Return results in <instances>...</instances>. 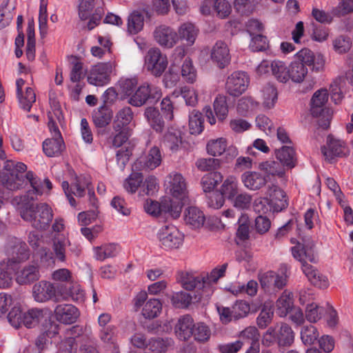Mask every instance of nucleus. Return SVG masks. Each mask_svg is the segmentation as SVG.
Listing matches in <instances>:
<instances>
[{"mask_svg": "<svg viewBox=\"0 0 353 353\" xmlns=\"http://www.w3.org/2000/svg\"><path fill=\"white\" fill-rule=\"evenodd\" d=\"M203 212L196 207L191 206L185 209L184 212V221L193 229L201 227L205 222Z\"/></svg>", "mask_w": 353, "mask_h": 353, "instance_id": "25", "label": "nucleus"}, {"mask_svg": "<svg viewBox=\"0 0 353 353\" xmlns=\"http://www.w3.org/2000/svg\"><path fill=\"white\" fill-rule=\"evenodd\" d=\"M223 176L220 172L214 171L205 174L201 181L203 190L211 192L223 181Z\"/></svg>", "mask_w": 353, "mask_h": 353, "instance_id": "35", "label": "nucleus"}, {"mask_svg": "<svg viewBox=\"0 0 353 353\" xmlns=\"http://www.w3.org/2000/svg\"><path fill=\"white\" fill-rule=\"evenodd\" d=\"M43 317V310L39 309H30L23 314V323L27 327L37 325Z\"/></svg>", "mask_w": 353, "mask_h": 353, "instance_id": "56", "label": "nucleus"}, {"mask_svg": "<svg viewBox=\"0 0 353 353\" xmlns=\"http://www.w3.org/2000/svg\"><path fill=\"white\" fill-rule=\"evenodd\" d=\"M172 94L176 97L181 95L188 105L194 106L198 102L197 94L195 90L187 86L175 89Z\"/></svg>", "mask_w": 353, "mask_h": 353, "instance_id": "53", "label": "nucleus"}, {"mask_svg": "<svg viewBox=\"0 0 353 353\" xmlns=\"http://www.w3.org/2000/svg\"><path fill=\"white\" fill-rule=\"evenodd\" d=\"M95 257L99 261H104L108 258H112L118 253V245L115 243L104 244L94 248Z\"/></svg>", "mask_w": 353, "mask_h": 353, "instance_id": "43", "label": "nucleus"}, {"mask_svg": "<svg viewBox=\"0 0 353 353\" xmlns=\"http://www.w3.org/2000/svg\"><path fill=\"white\" fill-rule=\"evenodd\" d=\"M143 176L139 171H134L128 179H126L123 186L130 193H134L143 182Z\"/></svg>", "mask_w": 353, "mask_h": 353, "instance_id": "57", "label": "nucleus"}, {"mask_svg": "<svg viewBox=\"0 0 353 353\" xmlns=\"http://www.w3.org/2000/svg\"><path fill=\"white\" fill-rule=\"evenodd\" d=\"M227 145L226 139L224 138L210 140L206 145L208 154L212 157L221 156L225 151Z\"/></svg>", "mask_w": 353, "mask_h": 353, "instance_id": "49", "label": "nucleus"}, {"mask_svg": "<svg viewBox=\"0 0 353 353\" xmlns=\"http://www.w3.org/2000/svg\"><path fill=\"white\" fill-rule=\"evenodd\" d=\"M181 76L188 83H192L196 78V71L190 59H185L181 66Z\"/></svg>", "mask_w": 353, "mask_h": 353, "instance_id": "61", "label": "nucleus"}, {"mask_svg": "<svg viewBox=\"0 0 353 353\" xmlns=\"http://www.w3.org/2000/svg\"><path fill=\"white\" fill-rule=\"evenodd\" d=\"M85 181V178H76L75 181L72 183L71 187L68 181L62 182V188L65 194L72 192L78 197H83L85 195V187L88 188V183Z\"/></svg>", "mask_w": 353, "mask_h": 353, "instance_id": "38", "label": "nucleus"}, {"mask_svg": "<svg viewBox=\"0 0 353 353\" xmlns=\"http://www.w3.org/2000/svg\"><path fill=\"white\" fill-rule=\"evenodd\" d=\"M223 197L232 199L238 192L237 180L233 176H228L223 182L220 190Z\"/></svg>", "mask_w": 353, "mask_h": 353, "instance_id": "51", "label": "nucleus"}, {"mask_svg": "<svg viewBox=\"0 0 353 353\" xmlns=\"http://www.w3.org/2000/svg\"><path fill=\"white\" fill-rule=\"evenodd\" d=\"M145 210L147 213L153 216L165 213L168 214L173 219H177L181 215L182 205L174 200H170V198H167L162 200L161 203L156 201L147 203L145 205Z\"/></svg>", "mask_w": 353, "mask_h": 353, "instance_id": "10", "label": "nucleus"}, {"mask_svg": "<svg viewBox=\"0 0 353 353\" xmlns=\"http://www.w3.org/2000/svg\"><path fill=\"white\" fill-rule=\"evenodd\" d=\"M34 300L43 303L49 300L59 301L65 300L68 295H72V290L63 288L61 284H53L49 281H41L34 284L32 288Z\"/></svg>", "mask_w": 353, "mask_h": 353, "instance_id": "3", "label": "nucleus"}, {"mask_svg": "<svg viewBox=\"0 0 353 353\" xmlns=\"http://www.w3.org/2000/svg\"><path fill=\"white\" fill-rule=\"evenodd\" d=\"M162 304L159 299H152L146 302L142 310V314L145 319L156 318L161 312Z\"/></svg>", "mask_w": 353, "mask_h": 353, "instance_id": "47", "label": "nucleus"}, {"mask_svg": "<svg viewBox=\"0 0 353 353\" xmlns=\"http://www.w3.org/2000/svg\"><path fill=\"white\" fill-rule=\"evenodd\" d=\"M314 243L310 239H304L302 242L292 248V253L295 259L301 264V269L309 281L319 288H325L328 285L325 276H323L317 269L307 262L316 263V256L314 254Z\"/></svg>", "mask_w": 353, "mask_h": 353, "instance_id": "2", "label": "nucleus"}, {"mask_svg": "<svg viewBox=\"0 0 353 353\" xmlns=\"http://www.w3.org/2000/svg\"><path fill=\"white\" fill-rule=\"evenodd\" d=\"M3 184L10 190H17L23 187L24 183L30 182L26 179L27 170L26 164L21 162L7 161L4 165Z\"/></svg>", "mask_w": 353, "mask_h": 353, "instance_id": "5", "label": "nucleus"}, {"mask_svg": "<svg viewBox=\"0 0 353 353\" xmlns=\"http://www.w3.org/2000/svg\"><path fill=\"white\" fill-rule=\"evenodd\" d=\"M130 135L129 129H113V132L108 138L107 142L110 147L119 148L128 141Z\"/></svg>", "mask_w": 353, "mask_h": 353, "instance_id": "41", "label": "nucleus"}, {"mask_svg": "<svg viewBox=\"0 0 353 353\" xmlns=\"http://www.w3.org/2000/svg\"><path fill=\"white\" fill-rule=\"evenodd\" d=\"M288 270L287 265H282L279 269L280 273L268 271L260 275L259 281L262 289L270 294H274L283 289L287 284Z\"/></svg>", "mask_w": 353, "mask_h": 353, "instance_id": "6", "label": "nucleus"}, {"mask_svg": "<svg viewBox=\"0 0 353 353\" xmlns=\"http://www.w3.org/2000/svg\"><path fill=\"white\" fill-rule=\"evenodd\" d=\"M263 105L266 109H271L277 101V91L272 84L265 85L262 90Z\"/></svg>", "mask_w": 353, "mask_h": 353, "instance_id": "42", "label": "nucleus"}, {"mask_svg": "<svg viewBox=\"0 0 353 353\" xmlns=\"http://www.w3.org/2000/svg\"><path fill=\"white\" fill-rule=\"evenodd\" d=\"M214 110L218 120L223 122L228 114V105L227 97L224 95H218L213 103Z\"/></svg>", "mask_w": 353, "mask_h": 353, "instance_id": "46", "label": "nucleus"}, {"mask_svg": "<svg viewBox=\"0 0 353 353\" xmlns=\"http://www.w3.org/2000/svg\"><path fill=\"white\" fill-rule=\"evenodd\" d=\"M197 169L201 172H214L221 168V161L212 157L200 158L195 163Z\"/></svg>", "mask_w": 353, "mask_h": 353, "instance_id": "45", "label": "nucleus"}, {"mask_svg": "<svg viewBox=\"0 0 353 353\" xmlns=\"http://www.w3.org/2000/svg\"><path fill=\"white\" fill-rule=\"evenodd\" d=\"M170 178L172 179L170 192L173 196L170 200H174L183 206L188 201V191L185 180L179 173L171 174Z\"/></svg>", "mask_w": 353, "mask_h": 353, "instance_id": "16", "label": "nucleus"}, {"mask_svg": "<svg viewBox=\"0 0 353 353\" xmlns=\"http://www.w3.org/2000/svg\"><path fill=\"white\" fill-rule=\"evenodd\" d=\"M258 2L256 0H234V8L241 16H249L256 8Z\"/></svg>", "mask_w": 353, "mask_h": 353, "instance_id": "48", "label": "nucleus"}, {"mask_svg": "<svg viewBox=\"0 0 353 353\" xmlns=\"http://www.w3.org/2000/svg\"><path fill=\"white\" fill-rule=\"evenodd\" d=\"M159 245L165 250L179 248L183 243V234L174 225H165L158 232Z\"/></svg>", "mask_w": 353, "mask_h": 353, "instance_id": "9", "label": "nucleus"}, {"mask_svg": "<svg viewBox=\"0 0 353 353\" xmlns=\"http://www.w3.org/2000/svg\"><path fill=\"white\" fill-rule=\"evenodd\" d=\"M161 88L148 83H144L137 87L132 95L129 98L128 103L135 107H141L147 102L157 101L161 97Z\"/></svg>", "mask_w": 353, "mask_h": 353, "instance_id": "7", "label": "nucleus"}, {"mask_svg": "<svg viewBox=\"0 0 353 353\" xmlns=\"http://www.w3.org/2000/svg\"><path fill=\"white\" fill-rule=\"evenodd\" d=\"M112 118V111L107 105H101L92 112V121L97 128L108 125Z\"/></svg>", "mask_w": 353, "mask_h": 353, "instance_id": "28", "label": "nucleus"}, {"mask_svg": "<svg viewBox=\"0 0 353 353\" xmlns=\"http://www.w3.org/2000/svg\"><path fill=\"white\" fill-rule=\"evenodd\" d=\"M211 58L218 64L219 68H225L230 61L229 49L227 45L222 41H217L212 48Z\"/></svg>", "mask_w": 353, "mask_h": 353, "instance_id": "20", "label": "nucleus"}, {"mask_svg": "<svg viewBox=\"0 0 353 353\" xmlns=\"http://www.w3.org/2000/svg\"><path fill=\"white\" fill-rule=\"evenodd\" d=\"M163 157L159 147H151L145 154L137 159L132 165L133 171H150L159 167L162 162Z\"/></svg>", "mask_w": 353, "mask_h": 353, "instance_id": "12", "label": "nucleus"}, {"mask_svg": "<svg viewBox=\"0 0 353 353\" xmlns=\"http://www.w3.org/2000/svg\"><path fill=\"white\" fill-rule=\"evenodd\" d=\"M29 250L26 243H21L14 248L12 256L7 259V265L11 266L12 270H14L16 265L29 259Z\"/></svg>", "mask_w": 353, "mask_h": 353, "instance_id": "33", "label": "nucleus"}, {"mask_svg": "<svg viewBox=\"0 0 353 353\" xmlns=\"http://www.w3.org/2000/svg\"><path fill=\"white\" fill-rule=\"evenodd\" d=\"M170 344L168 339H151L145 349V353H165Z\"/></svg>", "mask_w": 353, "mask_h": 353, "instance_id": "52", "label": "nucleus"}, {"mask_svg": "<svg viewBox=\"0 0 353 353\" xmlns=\"http://www.w3.org/2000/svg\"><path fill=\"white\" fill-rule=\"evenodd\" d=\"M70 242L66 238L60 234L55 235L52 239V250L55 259L60 262L66 261L65 248Z\"/></svg>", "mask_w": 353, "mask_h": 353, "instance_id": "34", "label": "nucleus"}, {"mask_svg": "<svg viewBox=\"0 0 353 353\" xmlns=\"http://www.w3.org/2000/svg\"><path fill=\"white\" fill-rule=\"evenodd\" d=\"M249 82V77L245 72H234L226 80L225 90L230 96L239 97L247 90Z\"/></svg>", "mask_w": 353, "mask_h": 353, "instance_id": "14", "label": "nucleus"}, {"mask_svg": "<svg viewBox=\"0 0 353 353\" xmlns=\"http://www.w3.org/2000/svg\"><path fill=\"white\" fill-rule=\"evenodd\" d=\"M40 277L39 266L32 264L26 265L16 274V281L19 285H27L37 281Z\"/></svg>", "mask_w": 353, "mask_h": 353, "instance_id": "22", "label": "nucleus"}, {"mask_svg": "<svg viewBox=\"0 0 353 353\" xmlns=\"http://www.w3.org/2000/svg\"><path fill=\"white\" fill-rule=\"evenodd\" d=\"M276 157L284 168L291 169L296 165L295 151L291 146H283L281 149L276 150Z\"/></svg>", "mask_w": 353, "mask_h": 353, "instance_id": "29", "label": "nucleus"}, {"mask_svg": "<svg viewBox=\"0 0 353 353\" xmlns=\"http://www.w3.org/2000/svg\"><path fill=\"white\" fill-rule=\"evenodd\" d=\"M289 68L290 79L294 83H301L307 74L308 70L304 63L294 56V60L291 62Z\"/></svg>", "mask_w": 353, "mask_h": 353, "instance_id": "27", "label": "nucleus"}, {"mask_svg": "<svg viewBox=\"0 0 353 353\" xmlns=\"http://www.w3.org/2000/svg\"><path fill=\"white\" fill-rule=\"evenodd\" d=\"M192 335H194L195 340L199 342H205L210 338L211 330L203 323H198L194 325Z\"/></svg>", "mask_w": 353, "mask_h": 353, "instance_id": "62", "label": "nucleus"}, {"mask_svg": "<svg viewBox=\"0 0 353 353\" xmlns=\"http://www.w3.org/2000/svg\"><path fill=\"white\" fill-rule=\"evenodd\" d=\"M54 317L63 324L74 323L79 316L78 309L72 304H59L54 310Z\"/></svg>", "mask_w": 353, "mask_h": 353, "instance_id": "18", "label": "nucleus"}, {"mask_svg": "<svg viewBox=\"0 0 353 353\" xmlns=\"http://www.w3.org/2000/svg\"><path fill=\"white\" fill-rule=\"evenodd\" d=\"M168 59L158 48H152L146 53L144 67L154 77H160L168 67Z\"/></svg>", "mask_w": 353, "mask_h": 353, "instance_id": "8", "label": "nucleus"}, {"mask_svg": "<svg viewBox=\"0 0 353 353\" xmlns=\"http://www.w3.org/2000/svg\"><path fill=\"white\" fill-rule=\"evenodd\" d=\"M296 57L312 72H322L325 70V57L320 52H314L308 48H303L296 54Z\"/></svg>", "mask_w": 353, "mask_h": 353, "instance_id": "13", "label": "nucleus"}, {"mask_svg": "<svg viewBox=\"0 0 353 353\" xmlns=\"http://www.w3.org/2000/svg\"><path fill=\"white\" fill-rule=\"evenodd\" d=\"M259 169L262 171L267 178L270 176L279 177H283L285 174V168L279 163V161H275L269 160L263 161L259 165Z\"/></svg>", "mask_w": 353, "mask_h": 353, "instance_id": "31", "label": "nucleus"}, {"mask_svg": "<svg viewBox=\"0 0 353 353\" xmlns=\"http://www.w3.org/2000/svg\"><path fill=\"white\" fill-rule=\"evenodd\" d=\"M19 301L11 294L0 293V313L6 315Z\"/></svg>", "mask_w": 353, "mask_h": 353, "instance_id": "64", "label": "nucleus"}, {"mask_svg": "<svg viewBox=\"0 0 353 353\" xmlns=\"http://www.w3.org/2000/svg\"><path fill=\"white\" fill-rule=\"evenodd\" d=\"M144 114L150 126L156 132H161L163 131L165 123L159 113V111L157 108L152 107L147 108L145 110Z\"/></svg>", "mask_w": 353, "mask_h": 353, "instance_id": "37", "label": "nucleus"}, {"mask_svg": "<svg viewBox=\"0 0 353 353\" xmlns=\"http://www.w3.org/2000/svg\"><path fill=\"white\" fill-rule=\"evenodd\" d=\"M276 339L279 346H290L294 339V332L290 326L286 323L281 324L276 332Z\"/></svg>", "mask_w": 353, "mask_h": 353, "instance_id": "40", "label": "nucleus"}, {"mask_svg": "<svg viewBox=\"0 0 353 353\" xmlns=\"http://www.w3.org/2000/svg\"><path fill=\"white\" fill-rule=\"evenodd\" d=\"M177 281L186 290H192L194 288L203 290L204 292V284L202 276H194L192 274L187 272H179L177 275Z\"/></svg>", "mask_w": 353, "mask_h": 353, "instance_id": "23", "label": "nucleus"}, {"mask_svg": "<svg viewBox=\"0 0 353 353\" xmlns=\"http://www.w3.org/2000/svg\"><path fill=\"white\" fill-rule=\"evenodd\" d=\"M228 267V263L223 264L220 268H214L210 274L202 276L204 284V290L210 288L212 284L216 283L218 280L224 276Z\"/></svg>", "mask_w": 353, "mask_h": 353, "instance_id": "54", "label": "nucleus"}, {"mask_svg": "<svg viewBox=\"0 0 353 353\" xmlns=\"http://www.w3.org/2000/svg\"><path fill=\"white\" fill-rule=\"evenodd\" d=\"M321 152L325 160L332 163L335 158L347 155L348 149L344 141L328 135L326 145L321 147Z\"/></svg>", "mask_w": 353, "mask_h": 353, "instance_id": "15", "label": "nucleus"}, {"mask_svg": "<svg viewBox=\"0 0 353 353\" xmlns=\"http://www.w3.org/2000/svg\"><path fill=\"white\" fill-rule=\"evenodd\" d=\"M23 314L21 306L19 302L5 316L12 327L19 328L23 323Z\"/></svg>", "mask_w": 353, "mask_h": 353, "instance_id": "55", "label": "nucleus"}, {"mask_svg": "<svg viewBox=\"0 0 353 353\" xmlns=\"http://www.w3.org/2000/svg\"><path fill=\"white\" fill-rule=\"evenodd\" d=\"M189 130L192 134H199L203 130L202 114L197 110H192L189 115Z\"/></svg>", "mask_w": 353, "mask_h": 353, "instance_id": "50", "label": "nucleus"}, {"mask_svg": "<svg viewBox=\"0 0 353 353\" xmlns=\"http://www.w3.org/2000/svg\"><path fill=\"white\" fill-rule=\"evenodd\" d=\"M266 198L268 199L270 204L274 205L277 210H281L288 206L285 193L276 185H272L268 188Z\"/></svg>", "mask_w": 353, "mask_h": 353, "instance_id": "24", "label": "nucleus"}, {"mask_svg": "<svg viewBox=\"0 0 353 353\" xmlns=\"http://www.w3.org/2000/svg\"><path fill=\"white\" fill-rule=\"evenodd\" d=\"M245 187L250 190H258L265 185L266 177L258 172L248 171L241 176Z\"/></svg>", "mask_w": 353, "mask_h": 353, "instance_id": "21", "label": "nucleus"}, {"mask_svg": "<svg viewBox=\"0 0 353 353\" xmlns=\"http://www.w3.org/2000/svg\"><path fill=\"white\" fill-rule=\"evenodd\" d=\"M294 307L292 292L284 290L276 303V314L281 317H285Z\"/></svg>", "mask_w": 353, "mask_h": 353, "instance_id": "26", "label": "nucleus"}, {"mask_svg": "<svg viewBox=\"0 0 353 353\" xmlns=\"http://www.w3.org/2000/svg\"><path fill=\"white\" fill-rule=\"evenodd\" d=\"M20 106L26 111H30L32 104L36 101V94L31 88H27L26 92L18 95Z\"/></svg>", "mask_w": 353, "mask_h": 353, "instance_id": "58", "label": "nucleus"}, {"mask_svg": "<svg viewBox=\"0 0 353 353\" xmlns=\"http://www.w3.org/2000/svg\"><path fill=\"white\" fill-rule=\"evenodd\" d=\"M26 179L32 188L24 195L12 198L11 203L16 208L20 216L25 221L39 230H47L53 219L51 207L46 203L34 204L38 196L43 194L42 183L32 171L26 174Z\"/></svg>", "mask_w": 353, "mask_h": 353, "instance_id": "1", "label": "nucleus"}, {"mask_svg": "<svg viewBox=\"0 0 353 353\" xmlns=\"http://www.w3.org/2000/svg\"><path fill=\"white\" fill-rule=\"evenodd\" d=\"M272 73L279 82L286 83L290 80L289 68L283 61H272Z\"/></svg>", "mask_w": 353, "mask_h": 353, "instance_id": "44", "label": "nucleus"}, {"mask_svg": "<svg viewBox=\"0 0 353 353\" xmlns=\"http://www.w3.org/2000/svg\"><path fill=\"white\" fill-rule=\"evenodd\" d=\"M163 143L170 150L176 152L182 144L181 132L178 129H168L164 135Z\"/></svg>", "mask_w": 353, "mask_h": 353, "instance_id": "36", "label": "nucleus"}, {"mask_svg": "<svg viewBox=\"0 0 353 353\" xmlns=\"http://www.w3.org/2000/svg\"><path fill=\"white\" fill-rule=\"evenodd\" d=\"M199 33V29L194 23H182L178 29L179 40L185 41L188 46L194 44Z\"/></svg>", "mask_w": 353, "mask_h": 353, "instance_id": "32", "label": "nucleus"}, {"mask_svg": "<svg viewBox=\"0 0 353 353\" xmlns=\"http://www.w3.org/2000/svg\"><path fill=\"white\" fill-rule=\"evenodd\" d=\"M116 67L114 61L99 63L93 65L88 75V82L95 86H103L109 83L110 75Z\"/></svg>", "mask_w": 353, "mask_h": 353, "instance_id": "11", "label": "nucleus"}, {"mask_svg": "<svg viewBox=\"0 0 353 353\" xmlns=\"http://www.w3.org/2000/svg\"><path fill=\"white\" fill-rule=\"evenodd\" d=\"M133 119V112L130 107H124L119 110L112 123V129H129L128 125Z\"/></svg>", "mask_w": 353, "mask_h": 353, "instance_id": "30", "label": "nucleus"}, {"mask_svg": "<svg viewBox=\"0 0 353 353\" xmlns=\"http://www.w3.org/2000/svg\"><path fill=\"white\" fill-rule=\"evenodd\" d=\"M327 101L328 93L326 89L316 91L311 99V114L319 117L318 125L323 130L329 128L332 116V112L325 107Z\"/></svg>", "mask_w": 353, "mask_h": 353, "instance_id": "4", "label": "nucleus"}, {"mask_svg": "<svg viewBox=\"0 0 353 353\" xmlns=\"http://www.w3.org/2000/svg\"><path fill=\"white\" fill-rule=\"evenodd\" d=\"M194 325L193 319L190 315L181 316L175 325L176 336L182 341L188 340L193 334Z\"/></svg>", "mask_w": 353, "mask_h": 353, "instance_id": "19", "label": "nucleus"}, {"mask_svg": "<svg viewBox=\"0 0 353 353\" xmlns=\"http://www.w3.org/2000/svg\"><path fill=\"white\" fill-rule=\"evenodd\" d=\"M153 35L156 42L165 48H172L179 41L177 32L164 24L157 27Z\"/></svg>", "mask_w": 353, "mask_h": 353, "instance_id": "17", "label": "nucleus"}, {"mask_svg": "<svg viewBox=\"0 0 353 353\" xmlns=\"http://www.w3.org/2000/svg\"><path fill=\"white\" fill-rule=\"evenodd\" d=\"M324 309L315 303L307 305L305 310V319L310 323L317 322L322 316Z\"/></svg>", "mask_w": 353, "mask_h": 353, "instance_id": "63", "label": "nucleus"}, {"mask_svg": "<svg viewBox=\"0 0 353 353\" xmlns=\"http://www.w3.org/2000/svg\"><path fill=\"white\" fill-rule=\"evenodd\" d=\"M12 270L11 266L7 265L6 260L0 263V288H10L12 284V278L11 272Z\"/></svg>", "mask_w": 353, "mask_h": 353, "instance_id": "59", "label": "nucleus"}, {"mask_svg": "<svg viewBox=\"0 0 353 353\" xmlns=\"http://www.w3.org/2000/svg\"><path fill=\"white\" fill-rule=\"evenodd\" d=\"M64 148L63 138H54L46 139L43 143V150L48 157H54L59 154Z\"/></svg>", "mask_w": 353, "mask_h": 353, "instance_id": "39", "label": "nucleus"}, {"mask_svg": "<svg viewBox=\"0 0 353 353\" xmlns=\"http://www.w3.org/2000/svg\"><path fill=\"white\" fill-rule=\"evenodd\" d=\"M170 299L172 304L175 307L185 308L190 304L192 297L189 293L179 292L174 293L171 296Z\"/></svg>", "mask_w": 353, "mask_h": 353, "instance_id": "60", "label": "nucleus"}]
</instances>
